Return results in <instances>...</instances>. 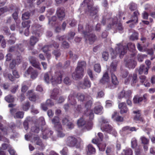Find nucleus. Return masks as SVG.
<instances>
[{"mask_svg":"<svg viewBox=\"0 0 155 155\" xmlns=\"http://www.w3.org/2000/svg\"><path fill=\"white\" fill-rule=\"evenodd\" d=\"M92 103V101L90 100L85 104V108L87 110V111L85 113L84 115L77 121V124L79 127H83L88 130L92 127L93 123L91 121L94 118V115L90 109Z\"/></svg>","mask_w":155,"mask_h":155,"instance_id":"obj_1","label":"nucleus"},{"mask_svg":"<svg viewBox=\"0 0 155 155\" xmlns=\"http://www.w3.org/2000/svg\"><path fill=\"white\" fill-rule=\"evenodd\" d=\"M109 120L104 118L101 117L99 120V122L101 124V128L103 131L106 132L108 133L112 134L115 135L117 134L116 131L113 129L111 126L107 123Z\"/></svg>","mask_w":155,"mask_h":155,"instance_id":"obj_2","label":"nucleus"},{"mask_svg":"<svg viewBox=\"0 0 155 155\" xmlns=\"http://www.w3.org/2000/svg\"><path fill=\"white\" fill-rule=\"evenodd\" d=\"M86 65L84 61H81L78 63L75 71L72 74L74 79H77L82 77L84 74V68Z\"/></svg>","mask_w":155,"mask_h":155,"instance_id":"obj_3","label":"nucleus"},{"mask_svg":"<svg viewBox=\"0 0 155 155\" xmlns=\"http://www.w3.org/2000/svg\"><path fill=\"white\" fill-rule=\"evenodd\" d=\"M127 50V47L123 46L121 44L117 45L115 50L111 53V58L114 59L116 58L117 54L120 55V58L122 57L126 52Z\"/></svg>","mask_w":155,"mask_h":155,"instance_id":"obj_4","label":"nucleus"},{"mask_svg":"<svg viewBox=\"0 0 155 155\" xmlns=\"http://www.w3.org/2000/svg\"><path fill=\"white\" fill-rule=\"evenodd\" d=\"M59 77H57L56 80L54 76L50 77L48 73H46L44 75V80L45 82L49 83L51 82L53 85H55L57 83L60 84L62 81V76L61 75H59Z\"/></svg>","mask_w":155,"mask_h":155,"instance_id":"obj_5","label":"nucleus"},{"mask_svg":"<svg viewBox=\"0 0 155 155\" xmlns=\"http://www.w3.org/2000/svg\"><path fill=\"white\" fill-rule=\"evenodd\" d=\"M25 138L27 140L35 143L37 145L40 146L42 149H43L45 147L44 144L42 142L41 140L39 139L38 137H35L33 135H26L25 136Z\"/></svg>","mask_w":155,"mask_h":155,"instance_id":"obj_6","label":"nucleus"},{"mask_svg":"<svg viewBox=\"0 0 155 155\" xmlns=\"http://www.w3.org/2000/svg\"><path fill=\"white\" fill-rule=\"evenodd\" d=\"M82 4H83L84 6H87L88 11L90 12L91 15L93 16L96 14L97 12V8L92 7L93 5L92 1L91 0H84Z\"/></svg>","mask_w":155,"mask_h":155,"instance_id":"obj_7","label":"nucleus"},{"mask_svg":"<svg viewBox=\"0 0 155 155\" xmlns=\"http://www.w3.org/2000/svg\"><path fill=\"white\" fill-rule=\"evenodd\" d=\"M86 31L84 32V34L86 40H87L88 39L89 41V42L91 44L96 39L95 35H91L89 33V32L92 30V28L91 26H89L88 25L86 26Z\"/></svg>","mask_w":155,"mask_h":155,"instance_id":"obj_8","label":"nucleus"},{"mask_svg":"<svg viewBox=\"0 0 155 155\" xmlns=\"http://www.w3.org/2000/svg\"><path fill=\"white\" fill-rule=\"evenodd\" d=\"M67 142L68 144L71 147H75L78 148L80 147V143L77 139L73 137H69L67 138Z\"/></svg>","mask_w":155,"mask_h":155,"instance_id":"obj_9","label":"nucleus"},{"mask_svg":"<svg viewBox=\"0 0 155 155\" xmlns=\"http://www.w3.org/2000/svg\"><path fill=\"white\" fill-rule=\"evenodd\" d=\"M137 75L136 74H134L133 75H131L125 80V84L130 83L132 85L134 86V84L137 82Z\"/></svg>","mask_w":155,"mask_h":155,"instance_id":"obj_10","label":"nucleus"},{"mask_svg":"<svg viewBox=\"0 0 155 155\" xmlns=\"http://www.w3.org/2000/svg\"><path fill=\"white\" fill-rule=\"evenodd\" d=\"M30 73L31 78L32 79H35L38 75V73L36 71L34 70L31 67H29L27 71L25 72L24 75L27 77Z\"/></svg>","mask_w":155,"mask_h":155,"instance_id":"obj_11","label":"nucleus"},{"mask_svg":"<svg viewBox=\"0 0 155 155\" xmlns=\"http://www.w3.org/2000/svg\"><path fill=\"white\" fill-rule=\"evenodd\" d=\"M131 94V91L130 90L126 91L124 90H122L117 95V98L120 100L124 97L127 98Z\"/></svg>","mask_w":155,"mask_h":155,"instance_id":"obj_12","label":"nucleus"},{"mask_svg":"<svg viewBox=\"0 0 155 155\" xmlns=\"http://www.w3.org/2000/svg\"><path fill=\"white\" fill-rule=\"evenodd\" d=\"M2 117L0 115V129L1 130V131L4 135V136H6L10 132H12V130L11 128H6L3 127V125L1 123V122L2 121Z\"/></svg>","mask_w":155,"mask_h":155,"instance_id":"obj_13","label":"nucleus"},{"mask_svg":"<svg viewBox=\"0 0 155 155\" xmlns=\"http://www.w3.org/2000/svg\"><path fill=\"white\" fill-rule=\"evenodd\" d=\"M112 119L114 121L121 122L123 121V117L120 116L118 113L116 111H114L111 115Z\"/></svg>","mask_w":155,"mask_h":155,"instance_id":"obj_14","label":"nucleus"},{"mask_svg":"<svg viewBox=\"0 0 155 155\" xmlns=\"http://www.w3.org/2000/svg\"><path fill=\"white\" fill-rule=\"evenodd\" d=\"M92 142L97 145L100 151L104 150L106 145L105 144H102L101 143L100 140L96 139H94L92 140Z\"/></svg>","mask_w":155,"mask_h":155,"instance_id":"obj_15","label":"nucleus"},{"mask_svg":"<svg viewBox=\"0 0 155 155\" xmlns=\"http://www.w3.org/2000/svg\"><path fill=\"white\" fill-rule=\"evenodd\" d=\"M133 112L134 114H136L135 116L134 117V120L137 123H140L143 122V118L141 117L140 114V111H134Z\"/></svg>","mask_w":155,"mask_h":155,"instance_id":"obj_16","label":"nucleus"},{"mask_svg":"<svg viewBox=\"0 0 155 155\" xmlns=\"http://www.w3.org/2000/svg\"><path fill=\"white\" fill-rule=\"evenodd\" d=\"M56 13L58 18L61 20H62L65 15L64 9L62 7L58 8Z\"/></svg>","mask_w":155,"mask_h":155,"instance_id":"obj_17","label":"nucleus"},{"mask_svg":"<svg viewBox=\"0 0 155 155\" xmlns=\"http://www.w3.org/2000/svg\"><path fill=\"white\" fill-rule=\"evenodd\" d=\"M52 122L54 124L55 129H59L60 130L61 129V126L60 122L59 119L58 117H55L52 120Z\"/></svg>","mask_w":155,"mask_h":155,"instance_id":"obj_18","label":"nucleus"},{"mask_svg":"<svg viewBox=\"0 0 155 155\" xmlns=\"http://www.w3.org/2000/svg\"><path fill=\"white\" fill-rule=\"evenodd\" d=\"M118 107L120 109V112L121 114L127 113L128 111V109L124 103L122 102L118 104Z\"/></svg>","mask_w":155,"mask_h":155,"instance_id":"obj_19","label":"nucleus"},{"mask_svg":"<svg viewBox=\"0 0 155 155\" xmlns=\"http://www.w3.org/2000/svg\"><path fill=\"white\" fill-rule=\"evenodd\" d=\"M96 104L94 109L95 113L97 114H101L103 112V107L99 102L97 103Z\"/></svg>","mask_w":155,"mask_h":155,"instance_id":"obj_20","label":"nucleus"},{"mask_svg":"<svg viewBox=\"0 0 155 155\" xmlns=\"http://www.w3.org/2000/svg\"><path fill=\"white\" fill-rule=\"evenodd\" d=\"M109 81L108 74L107 73H106L104 74L102 79L100 80V82L103 84H107L108 87L111 88V87L108 84Z\"/></svg>","mask_w":155,"mask_h":155,"instance_id":"obj_21","label":"nucleus"},{"mask_svg":"<svg viewBox=\"0 0 155 155\" xmlns=\"http://www.w3.org/2000/svg\"><path fill=\"white\" fill-rule=\"evenodd\" d=\"M30 21H24L22 23V25L24 28H26L25 29V35L26 36H28L29 35L28 28L30 26L29 25Z\"/></svg>","mask_w":155,"mask_h":155,"instance_id":"obj_22","label":"nucleus"},{"mask_svg":"<svg viewBox=\"0 0 155 155\" xmlns=\"http://www.w3.org/2000/svg\"><path fill=\"white\" fill-rule=\"evenodd\" d=\"M136 63V62L132 59L129 60L126 62V66L129 68H134L135 67Z\"/></svg>","mask_w":155,"mask_h":155,"instance_id":"obj_23","label":"nucleus"},{"mask_svg":"<svg viewBox=\"0 0 155 155\" xmlns=\"http://www.w3.org/2000/svg\"><path fill=\"white\" fill-rule=\"evenodd\" d=\"M149 69V67H145L143 65H140L138 70L139 74H148V70Z\"/></svg>","mask_w":155,"mask_h":155,"instance_id":"obj_24","label":"nucleus"},{"mask_svg":"<svg viewBox=\"0 0 155 155\" xmlns=\"http://www.w3.org/2000/svg\"><path fill=\"white\" fill-rule=\"evenodd\" d=\"M29 60L30 62L34 67L39 69H41L40 67L39 64L36 61L35 58L31 57L29 58Z\"/></svg>","mask_w":155,"mask_h":155,"instance_id":"obj_25","label":"nucleus"},{"mask_svg":"<svg viewBox=\"0 0 155 155\" xmlns=\"http://www.w3.org/2000/svg\"><path fill=\"white\" fill-rule=\"evenodd\" d=\"M134 16L132 17V20H130L127 22V23L133 22L132 24H136L137 22L138 17L137 16L139 15V13L137 11H135L134 13Z\"/></svg>","mask_w":155,"mask_h":155,"instance_id":"obj_26","label":"nucleus"},{"mask_svg":"<svg viewBox=\"0 0 155 155\" xmlns=\"http://www.w3.org/2000/svg\"><path fill=\"white\" fill-rule=\"evenodd\" d=\"M54 103L52 100L50 99L47 100L46 104H42L41 107L42 109L44 110H46L47 109V105L48 106H52L54 105Z\"/></svg>","mask_w":155,"mask_h":155,"instance_id":"obj_27","label":"nucleus"},{"mask_svg":"<svg viewBox=\"0 0 155 155\" xmlns=\"http://www.w3.org/2000/svg\"><path fill=\"white\" fill-rule=\"evenodd\" d=\"M27 96L29 99L32 101H35L37 99V97L33 93V91L29 90L27 93Z\"/></svg>","mask_w":155,"mask_h":155,"instance_id":"obj_28","label":"nucleus"},{"mask_svg":"<svg viewBox=\"0 0 155 155\" xmlns=\"http://www.w3.org/2000/svg\"><path fill=\"white\" fill-rule=\"evenodd\" d=\"M147 97V95L146 94H144L143 97H140L137 96H136L134 97L133 101L134 103H139L143 100L146 99Z\"/></svg>","mask_w":155,"mask_h":155,"instance_id":"obj_29","label":"nucleus"},{"mask_svg":"<svg viewBox=\"0 0 155 155\" xmlns=\"http://www.w3.org/2000/svg\"><path fill=\"white\" fill-rule=\"evenodd\" d=\"M62 123L66 125L68 128L71 129L74 127V124L71 122H70L68 119L65 118L62 120Z\"/></svg>","mask_w":155,"mask_h":155,"instance_id":"obj_30","label":"nucleus"},{"mask_svg":"<svg viewBox=\"0 0 155 155\" xmlns=\"http://www.w3.org/2000/svg\"><path fill=\"white\" fill-rule=\"evenodd\" d=\"M53 132L50 131L49 130L46 129L43 131V138L44 139H46L47 138L50 137L51 135L53 134Z\"/></svg>","mask_w":155,"mask_h":155,"instance_id":"obj_31","label":"nucleus"},{"mask_svg":"<svg viewBox=\"0 0 155 155\" xmlns=\"http://www.w3.org/2000/svg\"><path fill=\"white\" fill-rule=\"evenodd\" d=\"M21 57H17L16 61L15 60L12 61V62L10 63V67L12 69H13L15 66L16 64H19L21 61Z\"/></svg>","mask_w":155,"mask_h":155,"instance_id":"obj_32","label":"nucleus"},{"mask_svg":"<svg viewBox=\"0 0 155 155\" xmlns=\"http://www.w3.org/2000/svg\"><path fill=\"white\" fill-rule=\"evenodd\" d=\"M87 153L88 154H94L95 152V149L91 144H89L87 146Z\"/></svg>","mask_w":155,"mask_h":155,"instance_id":"obj_33","label":"nucleus"},{"mask_svg":"<svg viewBox=\"0 0 155 155\" xmlns=\"http://www.w3.org/2000/svg\"><path fill=\"white\" fill-rule=\"evenodd\" d=\"M59 93V91L58 89L57 88L54 89L52 93L51 96V98L53 99H56L57 95Z\"/></svg>","mask_w":155,"mask_h":155,"instance_id":"obj_34","label":"nucleus"},{"mask_svg":"<svg viewBox=\"0 0 155 155\" xmlns=\"http://www.w3.org/2000/svg\"><path fill=\"white\" fill-rule=\"evenodd\" d=\"M38 39L36 37L34 36H31L30 40V44L31 46L35 45L38 41Z\"/></svg>","mask_w":155,"mask_h":155,"instance_id":"obj_35","label":"nucleus"},{"mask_svg":"<svg viewBox=\"0 0 155 155\" xmlns=\"http://www.w3.org/2000/svg\"><path fill=\"white\" fill-rule=\"evenodd\" d=\"M24 114V113L23 112L17 111L14 115V117L17 118H22L23 117Z\"/></svg>","mask_w":155,"mask_h":155,"instance_id":"obj_36","label":"nucleus"},{"mask_svg":"<svg viewBox=\"0 0 155 155\" xmlns=\"http://www.w3.org/2000/svg\"><path fill=\"white\" fill-rule=\"evenodd\" d=\"M132 151L130 149H126L123 150L121 153V155H132Z\"/></svg>","mask_w":155,"mask_h":155,"instance_id":"obj_37","label":"nucleus"},{"mask_svg":"<svg viewBox=\"0 0 155 155\" xmlns=\"http://www.w3.org/2000/svg\"><path fill=\"white\" fill-rule=\"evenodd\" d=\"M111 77L112 83L114 85L117 84L118 81L116 76L113 74H111Z\"/></svg>","mask_w":155,"mask_h":155,"instance_id":"obj_38","label":"nucleus"},{"mask_svg":"<svg viewBox=\"0 0 155 155\" xmlns=\"http://www.w3.org/2000/svg\"><path fill=\"white\" fill-rule=\"evenodd\" d=\"M5 99L8 102H13L14 100V97L10 95H8L6 96L5 98Z\"/></svg>","mask_w":155,"mask_h":155,"instance_id":"obj_39","label":"nucleus"},{"mask_svg":"<svg viewBox=\"0 0 155 155\" xmlns=\"http://www.w3.org/2000/svg\"><path fill=\"white\" fill-rule=\"evenodd\" d=\"M127 48L130 51H134L135 49V46L134 44L132 43H129L127 45Z\"/></svg>","mask_w":155,"mask_h":155,"instance_id":"obj_40","label":"nucleus"},{"mask_svg":"<svg viewBox=\"0 0 155 155\" xmlns=\"http://www.w3.org/2000/svg\"><path fill=\"white\" fill-rule=\"evenodd\" d=\"M94 71L97 72L99 73L101 71V67L100 64H97L94 65Z\"/></svg>","mask_w":155,"mask_h":155,"instance_id":"obj_41","label":"nucleus"},{"mask_svg":"<svg viewBox=\"0 0 155 155\" xmlns=\"http://www.w3.org/2000/svg\"><path fill=\"white\" fill-rule=\"evenodd\" d=\"M140 139L142 143L144 144H147L149 143V140L144 137L142 136L141 137Z\"/></svg>","mask_w":155,"mask_h":155,"instance_id":"obj_42","label":"nucleus"},{"mask_svg":"<svg viewBox=\"0 0 155 155\" xmlns=\"http://www.w3.org/2000/svg\"><path fill=\"white\" fill-rule=\"evenodd\" d=\"M109 57V54L108 53L106 52H104L102 53V58L105 61L107 60Z\"/></svg>","mask_w":155,"mask_h":155,"instance_id":"obj_43","label":"nucleus"},{"mask_svg":"<svg viewBox=\"0 0 155 155\" xmlns=\"http://www.w3.org/2000/svg\"><path fill=\"white\" fill-rule=\"evenodd\" d=\"M8 147H9L8 151L10 155H17L15 150L11 147V146H8Z\"/></svg>","mask_w":155,"mask_h":155,"instance_id":"obj_44","label":"nucleus"},{"mask_svg":"<svg viewBox=\"0 0 155 155\" xmlns=\"http://www.w3.org/2000/svg\"><path fill=\"white\" fill-rule=\"evenodd\" d=\"M58 131V137H64V134L63 133L62 131H61L62 130V128H61V129L60 130L59 129H56Z\"/></svg>","mask_w":155,"mask_h":155,"instance_id":"obj_45","label":"nucleus"},{"mask_svg":"<svg viewBox=\"0 0 155 155\" xmlns=\"http://www.w3.org/2000/svg\"><path fill=\"white\" fill-rule=\"evenodd\" d=\"M138 38V33L134 32L132 34L130 37V39L132 40H137Z\"/></svg>","mask_w":155,"mask_h":155,"instance_id":"obj_46","label":"nucleus"},{"mask_svg":"<svg viewBox=\"0 0 155 155\" xmlns=\"http://www.w3.org/2000/svg\"><path fill=\"white\" fill-rule=\"evenodd\" d=\"M146 55L145 54H139L137 56L138 59L139 61H142L143 59L146 57Z\"/></svg>","mask_w":155,"mask_h":155,"instance_id":"obj_47","label":"nucleus"},{"mask_svg":"<svg viewBox=\"0 0 155 155\" xmlns=\"http://www.w3.org/2000/svg\"><path fill=\"white\" fill-rule=\"evenodd\" d=\"M30 16V14L28 12H26L23 14L22 15V18L23 20L28 19Z\"/></svg>","mask_w":155,"mask_h":155,"instance_id":"obj_48","label":"nucleus"},{"mask_svg":"<svg viewBox=\"0 0 155 155\" xmlns=\"http://www.w3.org/2000/svg\"><path fill=\"white\" fill-rule=\"evenodd\" d=\"M117 63L116 62H113L112 63L110 67L111 68V71H115L116 69Z\"/></svg>","mask_w":155,"mask_h":155,"instance_id":"obj_49","label":"nucleus"},{"mask_svg":"<svg viewBox=\"0 0 155 155\" xmlns=\"http://www.w3.org/2000/svg\"><path fill=\"white\" fill-rule=\"evenodd\" d=\"M137 7V6L134 3L130 4L129 5V8L131 11L135 10L136 9Z\"/></svg>","mask_w":155,"mask_h":155,"instance_id":"obj_50","label":"nucleus"},{"mask_svg":"<svg viewBox=\"0 0 155 155\" xmlns=\"http://www.w3.org/2000/svg\"><path fill=\"white\" fill-rule=\"evenodd\" d=\"M84 84L85 87H90L91 86V83L87 79H85Z\"/></svg>","mask_w":155,"mask_h":155,"instance_id":"obj_51","label":"nucleus"},{"mask_svg":"<svg viewBox=\"0 0 155 155\" xmlns=\"http://www.w3.org/2000/svg\"><path fill=\"white\" fill-rule=\"evenodd\" d=\"M131 146L133 148H135L137 145V140L135 138H133L131 140Z\"/></svg>","mask_w":155,"mask_h":155,"instance_id":"obj_52","label":"nucleus"},{"mask_svg":"<svg viewBox=\"0 0 155 155\" xmlns=\"http://www.w3.org/2000/svg\"><path fill=\"white\" fill-rule=\"evenodd\" d=\"M77 98L79 101H83L84 99V95L81 94H78L77 95Z\"/></svg>","mask_w":155,"mask_h":155,"instance_id":"obj_53","label":"nucleus"},{"mask_svg":"<svg viewBox=\"0 0 155 155\" xmlns=\"http://www.w3.org/2000/svg\"><path fill=\"white\" fill-rule=\"evenodd\" d=\"M4 76L6 78L7 77L11 81H13L14 80V78L12 75L10 74H7L6 73H4Z\"/></svg>","mask_w":155,"mask_h":155,"instance_id":"obj_54","label":"nucleus"},{"mask_svg":"<svg viewBox=\"0 0 155 155\" xmlns=\"http://www.w3.org/2000/svg\"><path fill=\"white\" fill-rule=\"evenodd\" d=\"M29 104L28 102H27L23 105L22 108L24 110L26 111L28 109Z\"/></svg>","mask_w":155,"mask_h":155,"instance_id":"obj_55","label":"nucleus"},{"mask_svg":"<svg viewBox=\"0 0 155 155\" xmlns=\"http://www.w3.org/2000/svg\"><path fill=\"white\" fill-rule=\"evenodd\" d=\"M52 47V46H49L47 45L44 47L43 48V51L44 52H46L47 51L50 50H51V48Z\"/></svg>","mask_w":155,"mask_h":155,"instance_id":"obj_56","label":"nucleus"},{"mask_svg":"<svg viewBox=\"0 0 155 155\" xmlns=\"http://www.w3.org/2000/svg\"><path fill=\"white\" fill-rule=\"evenodd\" d=\"M64 83L67 85H69L71 83V80L69 79V78L68 77H66L64 80Z\"/></svg>","mask_w":155,"mask_h":155,"instance_id":"obj_57","label":"nucleus"},{"mask_svg":"<svg viewBox=\"0 0 155 155\" xmlns=\"http://www.w3.org/2000/svg\"><path fill=\"white\" fill-rule=\"evenodd\" d=\"M31 130L32 132L38 133L39 131V128L37 127H33L31 128Z\"/></svg>","mask_w":155,"mask_h":155,"instance_id":"obj_58","label":"nucleus"},{"mask_svg":"<svg viewBox=\"0 0 155 155\" xmlns=\"http://www.w3.org/2000/svg\"><path fill=\"white\" fill-rule=\"evenodd\" d=\"M76 110H75V113H78L81 112L82 110V108L81 107V105L78 106L76 107Z\"/></svg>","mask_w":155,"mask_h":155,"instance_id":"obj_59","label":"nucleus"},{"mask_svg":"<svg viewBox=\"0 0 155 155\" xmlns=\"http://www.w3.org/2000/svg\"><path fill=\"white\" fill-rule=\"evenodd\" d=\"M112 102L109 100H107L106 102V106L108 108L111 107L112 105Z\"/></svg>","mask_w":155,"mask_h":155,"instance_id":"obj_60","label":"nucleus"},{"mask_svg":"<svg viewBox=\"0 0 155 155\" xmlns=\"http://www.w3.org/2000/svg\"><path fill=\"white\" fill-rule=\"evenodd\" d=\"M137 48L138 50L141 52H144L146 51L145 49H143L140 45L139 44H138L137 45Z\"/></svg>","mask_w":155,"mask_h":155,"instance_id":"obj_61","label":"nucleus"},{"mask_svg":"<svg viewBox=\"0 0 155 155\" xmlns=\"http://www.w3.org/2000/svg\"><path fill=\"white\" fill-rule=\"evenodd\" d=\"M13 74L14 77L16 78H18L20 77L19 74L16 70H14L13 71Z\"/></svg>","mask_w":155,"mask_h":155,"instance_id":"obj_62","label":"nucleus"},{"mask_svg":"<svg viewBox=\"0 0 155 155\" xmlns=\"http://www.w3.org/2000/svg\"><path fill=\"white\" fill-rule=\"evenodd\" d=\"M8 10V9L7 7H5L0 9V13L1 14L4 12H7Z\"/></svg>","mask_w":155,"mask_h":155,"instance_id":"obj_63","label":"nucleus"},{"mask_svg":"<svg viewBox=\"0 0 155 155\" xmlns=\"http://www.w3.org/2000/svg\"><path fill=\"white\" fill-rule=\"evenodd\" d=\"M67 148H64L62 150L60 151V153L62 155H67Z\"/></svg>","mask_w":155,"mask_h":155,"instance_id":"obj_64","label":"nucleus"}]
</instances>
